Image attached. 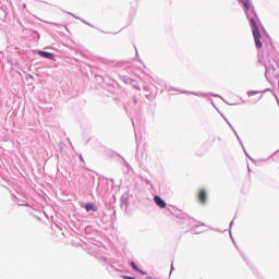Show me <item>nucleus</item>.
<instances>
[{
	"label": "nucleus",
	"mask_w": 279,
	"mask_h": 279,
	"mask_svg": "<svg viewBox=\"0 0 279 279\" xmlns=\"http://www.w3.org/2000/svg\"><path fill=\"white\" fill-rule=\"evenodd\" d=\"M154 202L158 208H167V203L160 196H154Z\"/></svg>",
	"instance_id": "7ed1b4c3"
},
{
	"label": "nucleus",
	"mask_w": 279,
	"mask_h": 279,
	"mask_svg": "<svg viewBox=\"0 0 279 279\" xmlns=\"http://www.w3.org/2000/svg\"><path fill=\"white\" fill-rule=\"evenodd\" d=\"M38 56H40L41 58H46L47 60H56V56L51 52H45L43 50H39Z\"/></svg>",
	"instance_id": "20e7f679"
},
{
	"label": "nucleus",
	"mask_w": 279,
	"mask_h": 279,
	"mask_svg": "<svg viewBox=\"0 0 279 279\" xmlns=\"http://www.w3.org/2000/svg\"><path fill=\"white\" fill-rule=\"evenodd\" d=\"M85 208H86L87 213H90V210H95V205L89 203L85 206Z\"/></svg>",
	"instance_id": "0eeeda50"
},
{
	"label": "nucleus",
	"mask_w": 279,
	"mask_h": 279,
	"mask_svg": "<svg viewBox=\"0 0 279 279\" xmlns=\"http://www.w3.org/2000/svg\"><path fill=\"white\" fill-rule=\"evenodd\" d=\"M122 278H123V279H136V278H134V277H130V276H125V275L122 276Z\"/></svg>",
	"instance_id": "1a4fd4ad"
},
{
	"label": "nucleus",
	"mask_w": 279,
	"mask_h": 279,
	"mask_svg": "<svg viewBox=\"0 0 279 279\" xmlns=\"http://www.w3.org/2000/svg\"><path fill=\"white\" fill-rule=\"evenodd\" d=\"M253 38L255 40V47L257 49H263V41H260V38H263V36H260V32H253Z\"/></svg>",
	"instance_id": "f257e3e1"
},
{
	"label": "nucleus",
	"mask_w": 279,
	"mask_h": 279,
	"mask_svg": "<svg viewBox=\"0 0 279 279\" xmlns=\"http://www.w3.org/2000/svg\"><path fill=\"white\" fill-rule=\"evenodd\" d=\"M246 10H250V0H241Z\"/></svg>",
	"instance_id": "6e6552de"
},
{
	"label": "nucleus",
	"mask_w": 279,
	"mask_h": 279,
	"mask_svg": "<svg viewBox=\"0 0 279 279\" xmlns=\"http://www.w3.org/2000/svg\"><path fill=\"white\" fill-rule=\"evenodd\" d=\"M131 267L132 269H134V271H137V274H141V276H145L147 272L141 270V268H138V266H136V264L134 262H131Z\"/></svg>",
	"instance_id": "39448f33"
},
{
	"label": "nucleus",
	"mask_w": 279,
	"mask_h": 279,
	"mask_svg": "<svg viewBox=\"0 0 279 279\" xmlns=\"http://www.w3.org/2000/svg\"><path fill=\"white\" fill-rule=\"evenodd\" d=\"M252 95H256V92H248V97H252Z\"/></svg>",
	"instance_id": "9d476101"
},
{
	"label": "nucleus",
	"mask_w": 279,
	"mask_h": 279,
	"mask_svg": "<svg viewBox=\"0 0 279 279\" xmlns=\"http://www.w3.org/2000/svg\"><path fill=\"white\" fill-rule=\"evenodd\" d=\"M197 197H198V202H201L203 205L206 204L208 199V194L206 193V190H199Z\"/></svg>",
	"instance_id": "f03ea898"
},
{
	"label": "nucleus",
	"mask_w": 279,
	"mask_h": 279,
	"mask_svg": "<svg viewBox=\"0 0 279 279\" xmlns=\"http://www.w3.org/2000/svg\"><path fill=\"white\" fill-rule=\"evenodd\" d=\"M250 23H251V27H253V34H254V32H259L258 25L256 24V21H254V19H251Z\"/></svg>",
	"instance_id": "423d86ee"
}]
</instances>
